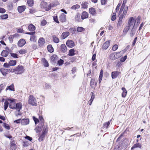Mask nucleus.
Instances as JSON below:
<instances>
[{
	"mask_svg": "<svg viewBox=\"0 0 150 150\" xmlns=\"http://www.w3.org/2000/svg\"><path fill=\"white\" fill-rule=\"evenodd\" d=\"M7 100L10 101L9 107L12 109H16V110L19 112V103H16L14 100H11L8 99Z\"/></svg>",
	"mask_w": 150,
	"mask_h": 150,
	"instance_id": "nucleus-1",
	"label": "nucleus"
},
{
	"mask_svg": "<svg viewBox=\"0 0 150 150\" xmlns=\"http://www.w3.org/2000/svg\"><path fill=\"white\" fill-rule=\"evenodd\" d=\"M28 103L33 106H36L37 102L35 98L32 95H30L28 98Z\"/></svg>",
	"mask_w": 150,
	"mask_h": 150,
	"instance_id": "nucleus-2",
	"label": "nucleus"
},
{
	"mask_svg": "<svg viewBox=\"0 0 150 150\" xmlns=\"http://www.w3.org/2000/svg\"><path fill=\"white\" fill-rule=\"evenodd\" d=\"M128 26L130 28H136L135 25V20L133 17H130L128 20Z\"/></svg>",
	"mask_w": 150,
	"mask_h": 150,
	"instance_id": "nucleus-3",
	"label": "nucleus"
},
{
	"mask_svg": "<svg viewBox=\"0 0 150 150\" xmlns=\"http://www.w3.org/2000/svg\"><path fill=\"white\" fill-rule=\"evenodd\" d=\"M128 6H127L126 7H125V9L124 10V11L123 12V13H121L119 17V19H120V21L122 20L123 18L125 17L126 15L127 10H128Z\"/></svg>",
	"mask_w": 150,
	"mask_h": 150,
	"instance_id": "nucleus-4",
	"label": "nucleus"
},
{
	"mask_svg": "<svg viewBox=\"0 0 150 150\" xmlns=\"http://www.w3.org/2000/svg\"><path fill=\"white\" fill-rule=\"evenodd\" d=\"M66 45L68 47L72 48L74 46V43L72 40H68L67 41Z\"/></svg>",
	"mask_w": 150,
	"mask_h": 150,
	"instance_id": "nucleus-5",
	"label": "nucleus"
},
{
	"mask_svg": "<svg viewBox=\"0 0 150 150\" xmlns=\"http://www.w3.org/2000/svg\"><path fill=\"white\" fill-rule=\"evenodd\" d=\"M60 21L62 22H65L66 21V16L63 13H62L59 17Z\"/></svg>",
	"mask_w": 150,
	"mask_h": 150,
	"instance_id": "nucleus-6",
	"label": "nucleus"
},
{
	"mask_svg": "<svg viewBox=\"0 0 150 150\" xmlns=\"http://www.w3.org/2000/svg\"><path fill=\"white\" fill-rule=\"evenodd\" d=\"M118 53L117 52H114L111 54L109 56V58L111 60H114L117 59L118 57L116 56Z\"/></svg>",
	"mask_w": 150,
	"mask_h": 150,
	"instance_id": "nucleus-7",
	"label": "nucleus"
},
{
	"mask_svg": "<svg viewBox=\"0 0 150 150\" xmlns=\"http://www.w3.org/2000/svg\"><path fill=\"white\" fill-rule=\"evenodd\" d=\"M110 40H109L106 41L105 43H104L102 46L103 49L104 50L107 49L110 45Z\"/></svg>",
	"mask_w": 150,
	"mask_h": 150,
	"instance_id": "nucleus-8",
	"label": "nucleus"
},
{
	"mask_svg": "<svg viewBox=\"0 0 150 150\" xmlns=\"http://www.w3.org/2000/svg\"><path fill=\"white\" fill-rule=\"evenodd\" d=\"M29 122L28 119H23L21 121V123L22 125H26L28 124Z\"/></svg>",
	"mask_w": 150,
	"mask_h": 150,
	"instance_id": "nucleus-9",
	"label": "nucleus"
},
{
	"mask_svg": "<svg viewBox=\"0 0 150 150\" xmlns=\"http://www.w3.org/2000/svg\"><path fill=\"white\" fill-rule=\"evenodd\" d=\"M120 72L118 71H113L111 73V76L112 79L116 78L119 75Z\"/></svg>",
	"mask_w": 150,
	"mask_h": 150,
	"instance_id": "nucleus-10",
	"label": "nucleus"
},
{
	"mask_svg": "<svg viewBox=\"0 0 150 150\" xmlns=\"http://www.w3.org/2000/svg\"><path fill=\"white\" fill-rule=\"evenodd\" d=\"M112 120H110L108 122L105 123L103 124V129L104 130L107 129L108 128L109 125H110V123Z\"/></svg>",
	"mask_w": 150,
	"mask_h": 150,
	"instance_id": "nucleus-11",
	"label": "nucleus"
},
{
	"mask_svg": "<svg viewBox=\"0 0 150 150\" xmlns=\"http://www.w3.org/2000/svg\"><path fill=\"white\" fill-rule=\"evenodd\" d=\"M60 49L63 53H64L67 50V47L64 44H62L60 47Z\"/></svg>",
	"mask_w": 150,
	"mask_h": 150,
	"instance_id": "nucleus-12",
	"label": "nucleus"
},
{
	"mask_svg": "<svg viewBox=\"0 0 150 150\" xmlns=\"http://www.w3.org/2000/svg\"><path fill=\"white\" fill-rule=\"evenodd\" d=\"M39 45L41 46L45 43V40L43 38H40L38 41Z\"/></svg>",
	"mask_w": 150,
	"mask_h": 150,
	"instance_id": "nucleus-13",
	"label": "nucleus"
},
{
	"mask_svg": "<svg viewBox=\"0 0 150 150\" xmlns=\"http://www.w3.org/2000/svg\"><path fill=\"white\" fill-rule=\"evenodd\" d=\"M28 29L30 31H33L35 30V27L33 25L30 24L28 26Z\"/></svg>",
	"mask_w": 150,
	"mask_h": 150,
	"instance_id": "nucleus-14",
	"label": "nucleus"
},
{
	"mask_svg": "<svg viewBox=\"0 0 150 150\" xmlns=\"http://www.w3.org/2000/svg\"><path fill=\"white\" fill-rule=\"evenodd\" d=\"M88 17V13L86 11H83L82 14L81 18L82 19H84Z\"/></svg>",
	"mask_w": 150,
	"mask_h": 150,
	"instance_id": "nucleus-15",
	"label": "nucleus"
},
{
	"mask_svg": "<svg viewBox=\"0 0 150 150\" xmlns=\"http://www.w3.org/2000/svg\"><path fill=\"white\" fill-rule=\"evenodd\" d=\"M122 96L123 98H125L126 97L127 93V91L126 89L124 87L122 88Z\"/></svg>",
	"mask_w": 150,
	"mask_h": 150,
	"instance_id": "nucleus-16",
	"label": "nucleus"
},
{
	"mask_svg": "<svg viewBox=\"0 0 150 150\" xmlns=\"http://www.w3.org/2000/svg\"><path fill=\"white\" fill-rule=\"evenodd\" d=\"M42 61L43 64L44 66L45 67H48L49 66V63L48 61L45 58H42Z\"/></svg>",
	"mask_w": 150,
	"mask_h": 150,
	"instance_id": "nucleus-17",
	"label": "nucleus"
},
{
	"mask_svg": "<svg viewBox=\"0 0 150 150\" xmlns=\"http://www.w3.org/2000/svg\"><path fill=\"white\" fill-rule=\"evenodd\" d=\"M8 52L6 50H3L1 53V55L4 57H6L8 54Z\"/></svg>",
	"mask_w": 150,
	"mask_h": 150,
	"instance_id": "nucleus-18",
	"label": "nucleus"
},
{
	"mask_svg": "<svg viewBox=\"0 0 150 150\" xmlns=\"http://www.w3.org/2000/svg\"><path fill=\"white\" fill-rule=\"evenodd\" d=\"M69 35V33L68 32H63L62 35V37L63 39H65Z\"/></svg>",
	"mask_w": 150,
	"mask_h": 150,
	"instance_id": "nucleus-19",
	"label": "nucleus"
},
{
	"mask_svg": "<svg viewBox=\"0 0 150 150\" xmlns=\"http://www.w3.org/2000/svg\"><path fill=\"white\" fill-rule=\"evenodd\" d=\"M88 2L83 1L82 2L81 6L82 8H83L85 9L88 7Z\"/></svg>",
	"mask_w": 150,
	"mask_h": 150,
	"instance_id": "nucleus-20",
	"label": "nucleus"
},
{
	"mask_svg": "<svg viewBox=\"0 0 150 150\" xmlns=\"http://www.w3.org/2000/svg\"><path fill=\"white\" fill-rule=\"evenodd\" d=\"M25 40L23 39H21L19 40V47H21L24 46L26 43Z\"/></svg>",
	"mask_w": 150,
	"mask_h": 150,
	"instance_id": "nucleus-21",
	"label": "nucleus"
},
{
	"mask_svg": "<svg viewBox=\"0 0 150 150\" xmlns=\"http://www.w3.org/2000/svg\"><path fill=\"white\" fill-rule=\"evenodd\" d=\"M136 27L132 28L130 34V36L131 37H133L134 35L136 32Z\"/></svg>",
	"mask_w": 150,
	"mask_h": 150,
	"instance_id": "nucleus-22",
	"label": "nucleus"
},
{
	"mask_svg": "<svg viewBox=\"0 0 150 150\" xmlns=\"http://www.w3.org/2000/svg\"><path fill=\"white\" fill-rule=\"evenodd\" d=\"M47 49L48 51L51 53L52 52L54 51V49L51 45H49L47 46Z\"/></svg>",
	"mask_w": 150,
	"mask_h": 150,
	"instance_id": "nucleus-23",
	"label": "nucleus"
},
{
	"mask_svg": "<svg viewBox=\"0 0 150 150\" xmlns=\"http://www.w3.org/2000/svg\"><path fill=\"white\" fill-rule=\"evenodd\" d=\"M142 147L141 144L139 143H136L134 144L133 146L131 148V149H132L136 148H141Z\"/></svg>",
	"mask_w": 150,
	"mask_h": 150,
	"instance_id": "nucleus-24",
	"label": "nucleus"
},
{
	"mask_svg": "<svg viewBox=\"0 0 150 150\" xmlns=\"http://www.w3.org/2000/svg\"><path fill=\"white\" fill-rule=\"evenodd\" d=\"M53 41L55 43H57L59 42V39L55 35L52 36Z\"/></svg>",
	"mask_w": 150,
	"mask_h": 150,
	"instance_id": "nucleus-25",
	"label": "nucleus"
},
{
	"mask_svg": "<svg viewBox=\"0 0 150 150\" xmlns=\"http://www.w3.org/2000/svg\"><path fill=\"white\" fill-rule=\"evenodd\" d=\"M10 150H16V146L15 143H11L10 145Z\"/></svg>",
	"mask_w": 150,
	"mask_h": 150,
	"instance_id": "nucleus-26",
	"label": "nucleus"
},
{
	"mask_svg": "<svg viewBox=\"0 0 150 150\" xmlns=\"http://www.w3.org/2000/svg\"><path fill=\"white\" fill-rule=\"evenodd\" d=\"M89 12L90 13L93 15H94L96 14V12L94 8L92 7L89 9Z\"/></svg>",
	"mask_w": 150,
	"mask_h": 150,
	"instance_id": "nucleus-27",
	"label": "nucleus"
},
{
	"mask_svg": "<svg viewBox=\"0 0 150 150\" xmlns=\"http://www.w3.org/2000/svg\"><path fill=\"white\" fill-rule=\"evenodd\" d=\"M26 8V7L25 5L19 6V13L23 12Z\"/></svg>",
	"mask_w": 150,
	"mask_h": 150,
	"instance_id": "nucleus-28",
	"label": "nucleus"
},
{
	"mask_svg": "<svg viewBox=\"0 0 150 150\" xmlns=\"http://www.w3.org/2000/svg\"><path fill=\"white\" fill-rule=\"evenodd\" d=\"M131 28L128 26H126L125 28L124 29L123 32V35H125L127 32Z\"/></svg>",
	"mask_w": 150,
	"mask_h": 150,
	"instance_id": "nucleus-29",
	"label": "nucleus"
},
{
	"mask_svg": "<svg viewBox=\"0 0 150 150\" xmlns=\"http://www.w3.org/2000/svg\"><path fill=\"white\" fill-rule=\"evenodd\" d=\"M10 66H13L16 64V60H11L9 62Z\"/></svg>",
	"mask_w": 150,
	"mask_h": 150,
	"instance_id": "nucleus-30",
	"label": "nucleus"
},
{
	"mask_svg": "<svg viewBox=\"0 0 150 150\" xmlns=\"http://www.w3.org/2000/svg\"><path fill=\"white\" fill-rule=\"evenodd\" d=\"M27 3L29 6L31 7L33 6L34 1L33 0H27Z\"/></svg>",
	"mask_w": 150,
	"mask_h": 150,
	"instance_id": "nucleus-31",
	"label": "nucleus"
},
{
	"mask_svg": "<svg viewBox=\"0 0 150 150\" xmlns=\"http://www.w3.org/2000/svg\"><path fill=\"white\" fill-rule=\"evenodd\" d=\"M80 7V6L79 5L76 4L72 6L71 8V9L72 10H76L79 9Z\"/></svg>",
	"mask_w": 150,
	"mask_h": 150,
	"instance_id": "nucleus-32",
	"label": "nucleus"
},
{
	"mask_svg": "<svg viewBox=\"0 0 150 150\" xmlns=\"http://www.w3.org/2000/svg\"><path fill=\"white\" fill-rule=\"evenodd\" d=\"M75 50L73 49H71L69 50L68 55L69 56H73L75 55Z\"/></svg>",
	"mask_w": 150,
	"mask_h": 150,
	"instance_id": "nucleus-33",
	"label": "nucleus"
},
{
	"mask_svg": "<svg viewBox=\"0 0 150 150\" xmlns=\"http://www.w3.org/2000/svg\"><path fill=\"white\" fill-rule=\"evenodd\" d=\"M6 89L7 90H9L12 91H14V88L13 85V84H12L11 85L8 86L6 88Z\"/></svg>",
	"mask_w": 150,
	"mask_h": 150,
	"instance_id": "nucleus-34",
	"label": "nucleus"
},
{
	"mask_svg": "<svg viewBox=\"0 0 150 150\" xmlns=\"http://www.w3.org/2000/svg\"><path fill=\"white\" fill-rule=\"evenodd\" d=\"M8 16V15L7 14H5L1 15L0 17L1 19H5L7 18Z\"/></svg>",
	"mask_w": 150,
	"mask_h": 150,
	"instance_id": "nucleus-35",
	"label": "nucleus"
},
{
	"mask_svg": "<svg viewBox=\"0 0 150 150\" xmlns=\"http://www.w3.org/2000/svg\"><path fill=\"white\" fill-rule=\"evenodd\" d=\"M56 55H52L51 57V61L53 62V63H54L56 62Z\"/></svg>",
	"mask_w": 150,
	"mask_h": 150,
	"instance_id": "nucleus-36",
	"label": "nucleus"
},
{
	"mask_svg": "<svg viewBox=\"0 0 150 150\" xmlns=\"http://www.w3.org/2000/svg\"><path fill=\"white\" fill-rule=\"evenodd\" d=\"M80 15L79 13H77L75 17V19L76 21H79L80 20Z\"/></svg>",
	"mask_w": 150,
	"mask_h": 150,
	"instance_id": "nucleus-37",
	"label": "nucleus"
},
{
	"mask_svg": "<svg viewBox=\"0 0 150 150\" xmlns=\"http://www.w3.org/2000/svg\"><path fill=\"white\" fill-rule=\"evenodd\" d=\"M77 31L78 32H81L85 30V29L82 27H78L77 28Z\"/></svg>",
	"mask_w": 150,
	"mask_h": 150,
	"instance_id": "nucleus-38",
	"label": "nucleus"
},
{
	"mask_svg": "<svg viewBox=\"0 0 150 150\" xmlns=\"http://www.w3.org/2000/svg\"><path fill=\"white\" fill-rule=\"evenodd\" d=\"M140 18L139 17H138L137 19L135 20V23L136 21L137 22V23L135 25H136V27L137 28L138 25L140 23Z\"/></svg>",
	"mask_w": 150,
	"mask_h": 150,
	"instance_id": "nucleus-39",
	"label": "nucleus"
},
{
	"mask_svg": "<svg viewBox=\"0 0 150 150\" xmlns=\"http://www.w3.org/2000/svg\"><path fill=\"white\" fill-rule=\"evenodd\" d=\"M24 69L23 67L22 66H19V74H21L24 72Z\"/></svg>",
	"mask_w": 150,
	"mask_h": 150,
	"instance_id": "nucleus-40",
	"label": "nucleus"
},
{
	"mask_svg": "<svg viewBox=\"0 0 150 150\" xmlns=\"http://www.w3.org/2000/svg\"><path fill=\"white\" fill-rule=\"evenodd\" d=\"M13 71L16 74L19 73V65L16 68L13 69Z\"/></svg>",
	"mask_w": 150,
	"mask_h": 150,
	"instance_id": "nucleus-41",
	"label": "nucleus"
},
{
	"mask_svg": "<svg viewBox=\"0 0 150 150\" xmlns=\"http://www.w3.org/2000/svg\"><path fill=\"white\" fill-rule=\"evenodd\" d=\"M33 119L35 122V125H37L39 122V120L36 118L35 117H33Z\"/></svg>",
	"mask_w": 150,
	"mask_h": 150,
	"instance_id": "nucleus-42",
	"label": "nucleus"
},
{
	"mask_svg": "<svg viewBox=\"0 0 150 150\" xmlns=\"http://www.w3.org/2000/svg\"><path fill=\"white\" fill-rule=\"evenodd\" d=\"M3 126L7 129L9 130L10 129V127L8 124L6 123H4Z\"/></svg>",
	"mask_w": 150,
	"mask_h": 150,
	"instance_id": "nucleus-43",
	"label": "nucleus"
},
{
	"mask_svg": "<svg viewBox=\"0 0 150 150\" xmlns=\"http://www.w3.org/2000/svg\"><path fill=\"white\" fill-rule=\"evenodd\" d=\"M45 134L42 133V134H41V135L40 136V137L39 139L41 141L43 140V139L45 137Z\"/></svg>",
	"mask_w": 150,
	"mask_h": 150,
	"instance_id": "nucleus-44",
	"label": "nucleus"
},
{
	"mask_svg": "<svg viewBox=\"0 0 150 150\" xmlns=\"http://www.w3.org/2000/svg\"><path fill=\"white\" fill-rule=\"evenodd\" d=\"M48 130V128L47 127H44V129L42 131V133L45 134L47 132Z\"/></svg>",
	"mask_w": 150,
	"mask_h": 150,
	"instance_id": "nucleus-45",
	"label": "nucleus"
},
{
	"mask_svg": "<svg viewBox=\"0 0 150 150\" xmlns=\"http://www.w3.org/2000/svg\"><path fill=\"white\" fill-rule=\"evenodd\" d=\"M64 61L62 59H60L58 61V64L59 66L62 65L64 63Z\"/></svg>",
	"mask_w": 150,
	"mask_h": 150,
	"instance_id": "nucleus-46",
	"label": "nucleus"
},
{
	"mask_svg": "<svg viewBox=\"0 0 150 150\" xmlns=\"http://www.w3.org/2000/svg\"><path fill=\"white\" fill-rule=\"evenodd\" d=\"M10 53L11 56L12 57L14 58H18V55L17 54H16V53Z\"/></svg>",
	"mask_w": 150,
	"mask_h": 150,
	"instance_id": "nucleus-47",
	"label": "nucleus"
},
{
	"mask_svg": "<svg viewBox=\"0 0 150 150\" xmlns=\"http://www.w3.org/2000/svg\"><path fill=\"white\" fill-rule=\"evenodd\" d=\"M27 52L26 50H25V49H22L21 50H19V53H20L21 54H25Z\"/></svg>",
	"mask_w": 150,
	"mask_h": 150,
	"instance_id": "nucleus-48",
	"label": "nucleus"
},
{
	"mask_svg": "<svg viewBox=\"0 0 150 150\" xmlns=\"http://www.w3.org/2000/svg\"><path fill=\"white\" fill-rule=\"evenodd\" d=\"M118 48V46L116 44L114 45L112 47V50H113L115 51Z\"/></svg>",
	"mask_w": 150,
	"mask_h": 150,
	"instance_id": "nucleus-49",
	"label": "nucleus"
},
{
	"mask_svg": "<svg viewBox=\"0 0 150 150\" xmlns=\"http://www.w3.org/2000/svg\"><path fill=\"white\" fill-rule=\"evenodd\" d=\"M53 19L55 22L57 23H59V22L58 21L57 18V17L56 16H54L53 17Z\"/></svg>",
	"mask_w": 150,
	"mask_h": 150,
	"instance_id": "nucleus-50",
	"label": "nucleus"
},
{
	"mask_svg": "<svg viewBox=\"0 0 150 150\" xmlns=\"http://www.w3.org/2000/svg\"><path fill=\"white\" fill-rule=\"evenodd\" d=\"M127 55L125 56L124 57H122L121 58L120 61L122 62H124L127 59Z\"/></svg>",
	"mask_w": 150,
	"mask_h": 150,
	"instance_id": "nucleus-51",
	"label": "nucleus"
},
{
	"mask_svg": "<svg viewBox=\"0 0 150 150\" xmlns=\"http://www.w3.org/2000/svg\"><path fill=\"white\" fill-rule=\"evenodd\" d=\"M14 36L13 35H10L8 38V39L9 40L10 42L11 43L13 41V39L14 38Z\"/></svg>",
	"mask_w": 150,
	"mask_h": 150,
	"instance_id": "nucleus-52",
	"label": "nucleus"
},
{
	"mask_svg": "<svg viewBox=\"0 0 150 150\" xmlns=\"http://www.w3.org/2000/svg\"><path fill=\"white\" fill-rule=\"evenodd\" d=\"M6 11V10L5 9L3 8L0 7V13H4Z\"/></svg>",
	"mask_w": 150,
	"mask_h": 150,
	"instance_id": "nucleus-53",
	"label": "nucleus"
},
{
	"mask_svg": "<svg viewBox=\"0 0 150 150\" xmlns=\"http://www.w3.org/2000/svg\"><path fill=\"white\" fill-rule=\"evenodd\" d=\"M123 134L122 133L121 134L120 136H119V137L117 138V139L116 142H118V141H119L120 139L122 138L123 136Z\"/></svg>",
	"mask_w": 150,
	"mask_h": 150,
	"instance_id": "nucleus-54",
	"label": "nucleus"
},
{
	"mask_svg": "<svg viewBox=\"0 0 150 150\" xmlns=\"http://www.w3.org/2000/svg\"><path fill=\"white\" fill-rule=\"evenodd\" d=\"M29 145V143L27 141L24 142H23V145L24 147H27Z\"/></svg>",
	"mask_w": 150,
	"mask_h": 150,
	"instance_id": "nucleus-55",
	"label": "nucleus"
},
{
	"mask_svg": "<svg viewBox=\"0 0 150 150\" xmlns=\"http://www.w3.org/2000/svg\"><path fill=\"white\" fill-rule=\"evenodd\" d=\"M76 67H73L72 69V74H74L76 71Z\"/></svg>",
	"mask_w": 150,
	"mask_h": 150,
	"instance_id": "nucleus-56",
	"label": "nucleus"
},
{
	"mask_svg": "<svg viewBox=\"0 0 150 150\" xmlns=\"http://www.w3.org/2000/svg\"><path fill=\"white\" fill-rule=\"evenodd\" d=\"M4 67L6 68H8L10 67V65H9V63H5L4 64Z\"/></svg>",
	"mask_w": 150,
	"mask_h": 150,
	"instance_id": "nucleus-57",
	"label": "nucleus"
},
{
	"mask_svg": "<svg viewBox=\"0 0 150 150\" xmlns=\"http://www.w3.org/2000/svg\"><path fill=\"white\" fill-rule=\"evenodd\" d=\"M25 139H28V140L30 141H31L32 140V137H29L28 136H26V137H25Z\"/></svg>",
	"mask_w": 150,
	"mask_h": 150,
	"instance_id": "nucleus-58",
	"label": "nucleus"
},
{
	"mask_svg": "<svg viewBox=\"0 0 150 150\" xmlns=\"http://www.w3.org/2000/svg\"><path fill=\"white\" fill-rule=\"evenodd\" d=\"M7 100H5L4 103V106L8 107L9 103Z\"/></svg>",
	"mask_w": 150,
	"mask_h": 150,
	"instance_id": "nucleus-59",
	"label": "nucleus"
},
{
	"mask_svg": "<svg viewBox=\"0 0 150 150\" xmlns=\"http://www.w3.org/2000/svg\"><path fill=\"white\" fill-rule=\"evenodd\" d=\"M91 93V99H90L91 100H92V101H93V99L94 98H95V95L94 93L92 92Z\"/></svg>",
	"mask_w": 150,
	"mask_h": 150,
	"instance_id": "nucleus-60",
	"label": "nucleus"
},
{
	"mask_svg": "<svg viewBox=\"0 0 150 150\" xmlns=\"http://www.w3.org/2000/svg\"><path fill=\"white\" fill-rule=\"evenodd\" d=\"M122 21L121 20L120 21V19H119V21H118L117 24V27H120V26L122 24Z\"/></svg>",
	"mask_w": 150,
	"mask_h": 150,
	"instance_id": "nucleus-61",
	"label": "nucleus"
},
{
	"mask_svg": "<svg viewBox=\"0 0 150 150\" xmlns=\"http://www.w3.org/2000/svg\"><path fill=\"white\" fill-rule=\"evenodd\" d=\"M41 5H43V7H45L47 6V3L45 2H42L41 3Z\"/></svg>",
	"mask_w": 150,
	"mask_h": 150,
	"instance_id": "nucleus-62",
	"label": "nucleus"
},
{
	"mask_svg": "<svg viewBox=\"0 0 150 150\" xmlns=\"http://www.w3.org/2000/svg\"><path fill=\"white\" fill-rule=\"evenodd\" d=\"M124 2H123V4H122V5L121 7V8H120V11H123L124 9L125 8H124Z\"/></svg>",
	"mask_w": 150,
	"mask_h": 150,
	"instance_id": "nucleus-63",
	"label": "nucleus"
},
{
	"mask_svg": "<svg viewBox=\"0 0 150 150\" xmlns=\"http://www.w3.org/2000/svg\"><path fill=\"white\" fill-rule=\"evenodd\" d=\"M39 119L41 122L42 123H43L44 122V120L43 119V117L42 116H40L39 117Z\"/></svg>",
	"mask_w": 150,
	"mask_h": 150,
	"instance_id": "nucleus-64",
	"label": "nucleus"
}]
</instances>
